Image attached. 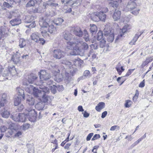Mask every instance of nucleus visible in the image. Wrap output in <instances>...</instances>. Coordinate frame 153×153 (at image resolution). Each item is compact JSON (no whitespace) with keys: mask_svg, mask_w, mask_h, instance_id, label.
I'll return each instance as SVG.
<instances>
[{"mask_svg":"<svg viewBox=\"0 0 153 153\" xmlns=\"http://www.w3.org/2000/svg\"><path fill=\"white\" fill-rule=\"evenodd\" d=\"M129 25H125L121 30L122 33H120V35H118L116 39L115 42L118 40H122L123 38V35L124 33H126L128 29H129Z\"/></svg>","mask_w":153,"mask_h":153,"instance_id":"f8f14e48","label":"nucleus"},{"mask_svg":"<svg viewBox=\"0 0 153 153\" xmlns=\"http://www.w3.org/2000/svg\"><path fill=\"white\" fill-rule=\"evenodd\" d=\"M30 88L33 90V94L36 97H38L39 94L42 93V91L39 90L38 88L34 87L32 85H30Z\"/></svg>","mask_w":153,"mask_h":153,"instance_id":"6ab92c4d","label":"nucleus"},{"mask_svg":"<svg viewBox=\"0 0 153 153\" xmlns=\"http://www.w3.org/2000/svg\"><path fill=\"white\" fill-rule=\"evenodd\" d=\"M10 24L13 26L19 25L22 23V20L19 18H16L11 20L10 22Z\"/></svg>","mask_w":153,"mask_h":153,"instance_id":"a211bd4d","label":"nucleus"},{"mask_svg":"<svg viewBox=\"0 0 153 153\" xmlns=\"http://www.w3.org/2000/svg\"><path fill=\"white\" fill-rule=\"evenodd\" d=\"M50 87L51 88V91L52 93L55 94L56 93V90L57 89L56 86L53 84L52 86H51Z\"/></svg>","mask_w":153,"mask_h":153,"instance_id":"49530a36","label":"nucleus"},{"mask_svg":"<svg viewBox=\"0 0 153 153\" xmlns=\"http://www.w3.org/2000/svg\"><path fill=\"white\" fill-rule=\"evenodd\" d=\"M97 38L98 41H100L103 39H104L103 38V33L102 31H99L98 32Z\"/></svg>","mask_w":153,"mask_h":153,"instance_id":"58836bf2","label":"nucleus"},{"mask_svg":"<svg viewBox=\"0 0 153 153\" xmlns=\"http://www.w3.org/2000/svg\"><path fill=\"white\" fill-rule=\"evenodd\" d=\"M98 13H96L92 14L91 16V18L93 21L97 22L100 21Z\"/></svg>","mask_w":153,"mask_h":153,"instance_id":"473e14b6","label":"nucleus"},{"mask_svg":"<svg viewBox=\"0 0 153 153\" xmlns=\"http://www.w3.org/2000/svg\"><path fill=\"white\" fill-rule=\"evenodd\" d=\"M35 99L32 96H28L26 99V103L30 106V107H27V108H31L32 106L34 105L35 103Z\"/></svg>","mask_w":153,"mask_h":153,"instance_id":"2eb2a0df","label":"nucleus"},{"mask_svg":"<svg viewBox=\"0 0 153 153\" xmlns=\"http://www.w3.org/2000/svg\"><path fill=\"white\" fill-rule=\"evenodd\" d=\"M36 113L35 109L31 108H27L25 109V112L22 114L19 113L18 115H12L11 118L16 122H25L27 120V117L29 118L35 119Z\"/></svg>","mask_w":153,"mask_h":153,"instance_id":"f257e3e1","label":"nucleus"},{"mask_svg":"<svg viewBox=\"0 0 153 153\" xmlns=\"http://www.w3.org/2000/svg\"><path fill=\"white\" fill-rule=\"evenodd\" d=\"M47 4L50 5L51 7H59L58 4L54 3V1L53 0H49Z\"/></svg>","mask_w":153,"mask_h":153,"instance_id":"79ce46f5","label":"nucleus"},{"mask_svg":"<svg viewBox=\"0 0 153 153\" xmlns=\"http://www.w3.org/2000/svg\"><path fill=\"white\" fill-rule=\"evenodd\" d=\"M94 135V133H90L87 136V137L86 140L87 141H89L91 138L92 137V136Z\"/></svg>","mask_w":153,"mask_h":153,"instance_id":"e2e57ef3","label":"nucleus"},{"mask_svg":"<svg viewBox=\"0 0 153 153\" xmlns=\"http://www.w3.org/2000/svg\"><path fill=\"white\" fill-rule=\"evenodd\" d=\"M105 43L106 41L104 39H103L102 40L100 41V47L101 48H104V50L107 51L109 47V45L105 46Z\"/></svg>","mask_w":153,"mask_h":153,"instance_id":"393cba45","label":"nucleus"},{"mask_svg":"<svg viewBox=\"0 0 153 153\" xmlns=\"http://www.w3.org/2000/svg\"><path fill=\"white\" fill-rule=\"evenodd\" d=\"M39 34L38 32H34L32 33L30 36L32 40L36 42H39V40L40 39Z\"/></svg>","mask_w":153,"mask_h":153,"instance_id":"f3484780","label":"nucleus"},{"mask_svg":"<svg viewBox=\"0 0 153 153\" xmlns=\"http://www.w3.org/2000/svg\"><path fill=\"white\" fill-rule=\"evenodd\" d=\"M20 57L19 54H14L11 57V61H12L14 64H17L19 63Z\"/></svg>","mask_w":153,"mask_h":153,"instance_id":"dca6fc26","label":"nucleus"},{"mask_svg":"<svg viewBox=\"0 0 153 153\" xmlns=\"http://www.w3.org/2000/svg\"><path fill=\"white\" fill-rule=\"evenodd\" d=\"M18 105L17 109H16V111L17 112L22 111L24 108V106L22 104L19 105Z\"/></svg>","mask_w":153,"mask_h":153,"instance_id":"8fccbe9b","label":"nucleus"},{"mask_svg":"<svg viewBox=\"0 0 153 153\" xmlns=\"http://www.w3.org/2000/svg\"><path fill=\"white\" fill-rule=\"evenodd\" d=\"M11 14L13 17L19 18L20 16V12L17 10L11 11Z\"/></svg>","mask_w":153,"mask_h":153,"instance_id":"72a5a7b5","label":"nucleus"},{"mask_svg":"<svg viewBox=\"0 0 153 153\" xmlns=\"http://www.w3.org/2000/svg\"><path fill=\"white\" fill-rule=\"evenodd\" d=\"M72 11V9L71 8H68V7L67 9H66L64 10V13H70Z\"/></svg>","mask_w":153,"mask_h":153,"instance_id":"774afa93","label":"nucleus"},{"mask_svg":"<svg viewBox=\"0 0 153 153\" xmlns=\"http://www.w3.org/2000/svg\"><path fill=\"white\" fill-rule=\"evenodd\" d=\"M1 114L2 117L4 118H8L10 114L9 111L7 110H5L1 113Z\"/></svg>","mask_w":153,"mask_h":153,"instance_id":"ea45409f","label":"nucleus"},{"mask_svg":"<svg viewBox=\"0 0 153 153\" xmlns=\"http://www.w3.org/2000/svg\"><path fill=\"white\" fill-rule=\"evenodd\" d=\"M8 31L7 28L4 26H1L0 28V40H4L8 35Z\"/></svg>","mask_w":153,"mask_h":153,"instance_id":"9b49d317","label":"nucleus"},{"mask_svg":"<svg viewBox=\"0 0 153 153\" xmlns=\"http://www.w3.org/2000/svg\"><path fill=\"white\" fill-rule=\"evenodd\" d=\"M114 33H111L109 35V36L107 38V40L108 42H111L114 39Z\"/></svg>","mask_w":153,"mask_h":153,"instance_id":"de8ad7c7","label":"nucleus"},{"mask_svg":"<svg viewBox=\"0 0 153 153\" xmlns=\"http://www.w3.org/2000/svg\"><path fill=\"white\" fill-rule=\"evenodd\" d=\"M56 79H58V81L59 82L62 81L63 79L62 75L61 74L60 75L59 73H57L56 75Z\"/></svg>","mask_w":153,"mask_h":153,"instance_id":"3c124183","label":"nucleus"},{"mask_svg":"<svg viewBox=\"0 0 153 153\" xmlns=\"http://www.w3.org/2000/svg\"><path fill=\"white\" fill-rule=\"evenodd\" d=\"M34 17L33 16H26L24 21L26 23H31L29 25H26V26L29 28H33L35 27L36 25L35 23V21H34Z\"/></svg>","mask_w":153,"mask_h":153,"instance_id":"423d86ee","label":"nucleus"},{"mask_svg":"<svg viewBox=\"0 0 153 153\" xmlns=\"http://www.w3.org/2000/svg\"><path fill=\"white\" fill-rule=\"evenodd\" d=\"M37 78L38 77L35 74L32 73L28 76V81L30 83H33Z\"/></svg>","mask_w":153,"mask_h":153,"instance_id":"412c9836","label":"nucleus"},{"mask_svg":"<svg viewBox=\"0 0 153 153\" xmlns=\"http://www.w3.org/2000/svg\"><path fill=\"white\" fill-rule=\"evenodd\" d=\"M64 21V19H63L60 18H58L54 19L53 21V23L56 25H60Z\"/></svg>","mask_w":153,"mask_h":153,"instance_id":"2f4dec72","label":"nucleus"},{"mask_svg":"<svg viewBox=\"0 0 153 153\" xmlns=\"http://www.w3.org/2000/svg\"><path fill=\"white\" fill-rule=\"evenodd\" d=\"M46 30H47L48 32L50 33H55L56 30V28L52 24H49Z\"/></svg>","mask_w":153,"mask_h":153,"instance_id":"b1692460","label":"nucleus"},{"mask_svg":"<svg viewBox=\"0 0 153 153\" xmlns=\"http://www.w3.org/2000/svg\"><path fill=\"white\" fill-rule=\"evenodd\" d=\"M90 74V72L88 70H86L83 73V75L85 76V77L86 78L87 77H89V74Z\"/></svg>","mask_w":153,"mask_h":153,"instance_id":"680f3d73","label":"nucleus"},{"mask_svg":"<svg viewBox=\"0 0 153 153\" xmlns=\"http://www.w3.org/2000/svg\"><path fill=\"white\" fill-rule=\"evenodd\" d=\"M104 35L105 36L107 37L110 35L111 31L110 30H108L104 29Z\"/></svg>","mask_w":153,"mask_h":153,"instance_id":"4d7b16f0","label":"nucleus"},{"mask_svg":"<svg viewBox=\"0 0 153 153\" xmlns=\"http://www.w3.org/2000/svg\"><path fill=\"white\" fill-rule=\"evenodd\" d=\"M90 50L89 51V54H90L94 51V50H96L98 49V44L97 42H94L89 45Z\"/></svg>","mask_w":153,"mask_h":153,"instance_id":"4be33fe9","label":"nucleus"},{"mask_svg":"<svg viewBox=\"0 0 153 153\" xmlns=\"http://www.w3.org/2000/svg\"><path fill=\"white\" fill-rule=\"evenodd\" d=\"M139 95V91L137 90H136L135 91V94L134 95V96L133 97V100L134 99H135L136 100L137 99L138 97V96Z\"/></svg>","mask_w":153,"mask_h":153,"instance_id":"69168bd1","label":"nucleus"},{"mask_svg":"<svg viewBox=\"0 0 153 153\" xmlns=\"http://www.w3.org/2000/svg\"><path fill=\"white\" fill-rule=\"evenodd\" d=\"M39 88L40 89H41V91H42L41 93L42 94V93L43 92V95L42 96L44 95H46V96L47 97L49 96H47L46 94H45V93L48 94V93H49V92H50L49 89L48 88L46 87L45 86H44L43 85H42V86L40 85L39 86Z\"/></svg>","mask_w":153,"mask_h":153,"instance_id":"cd10ccee","label":"nucleus"},{"mask_svg":"<svg viewBox=\"0 0 153 153\" xmlns=\"http://www.w3.org/2000/svg\"><path fill=\"white\" fill-rule=\"evenodd\" d=\"M38 74L40 79L43 80H47L51 77L49 74L45 70H41L40 72H39Z\"/></svg>","mask_w":153,"mask_h":153,"instance_id":"1a4fd4ad","label":"nucleus"},{"mask_svg":"<svg viewBox=\"0 0 153 153\" xmlns=\"http://www.w3.org/2000/svg\"><path fill=\"white\" fill-rule=\"evenodd\" d=\"M118 1V0L114 1L113 0H111L109 2V5L110 6H111L114 8L115 9L117 8L119 5V3H120Z\"/></svg>","mask_w":153,"mask_h":153,"instance_id":"c85d7f7f","label":"nucleus"},{"mask_svg":"<svg viewBox=\"0 0 153 153\" xmlns=\"http://www.w3.org/2000/svg\"><path fill=\"white\" fill-rule=\"evenodd\" d=\"M67 47L68 49L72 50L70 53L71 55H79L81 56H83L85 55V51L81 47H78L75 42H67Z\"/></svg>","mask_w":153,"mask_h":153,"instance_id":"f03ea898","label":"nucleus"},{"mask_svg":"<svg viewBox=\"0 0 153 153\" xmlns=\"http://www.w3.org/2000/svg\"><path fill=\"white\" fill-rule=\"evenodd\" d=\"M36 2L33 0H30L27 4L26 7H33L35 5Z\"/></svg>","mask_w":153,"mask_h":153,"instance_id":"a19ab883","label":"nucleus"},{"mask_svg":"<svg viewBox=\"0 0 153 153\" xmlns=\"http://www.w3.org/2000/svg\"><path fill=\"white\" fill-rule=\"evenodd\" d=\"M39 24L42 27L45 28V30L41 31L42 33V36L43 37H45L48 36V33L47 31L46 30V28L49 25V24L47 23L45 20H42L39 22Z\"/></svg>","mask_w":153,"mask_h":153,"instance_id":"0eeeda50","label":"nucleus"},{"mask_svg":"<svg viewBox=\"0 0 153 153\" xmlns=\"http://www.w3.org/2000/svg\"><path fill=\"white\" fill-rule=\"evenodd\" d=\"M9 2V3L8 2H4L3 3V8H4V9H3V10H5L6 9L5 8H10L11 6V5H10V1H8Z\"/></svg>","mask_w":153,"mask_h":153,"instance_id":"37998d69","label":"nucleus"},{"mask_svg":"<svg viewBox=\"0 0 153 153\" xmlns=\"http://www.w3.org/2000/svg\"><path fill=\"white\" fill-rule=\"evenodd\" d=\"M98 13L100 20H101L103 22H105L106 18V15L105 14L103 11H100Z\"/></svg>","mask_w":153,"mask_h":153,"instance_id":"c756f323","label":"nucleus"},{"mask_svg":"<svg viewBox=\"0 0 153 153\" xmlns=\"http://www.w3.org/2000/svg\"><path fill=\"white\" fill-rule=\"evenodd\" d=\"M143 33V32H140V34H136L134 36V37L133 39L130 42V44L131 45H135L136 42L137 41L138 38Z\"/></svg>","mask_w":153,"mask_h":153,"instance_id":"7c9ffc66","label":"nucleus"},{"mask_svg":"<svg viewBox=\"0 0 153 153\" xmlns=\"http://www.w3.org/2000/svg\"><path fill=\"white\" fill-rule=\"evenodd\" d=\"M63 36L65 40L68 41V42H70L72 38L71 34L68 33H65L63 34Z\"/></svg>","mask_w":153,"mask_h":153,"instance_id":"c9c22d12","label":"nucleus"},{"mask_svg":"<svg viewBox=\"0 0 153 153\" xmlns=\"http://www.w3.org/2000/svg\"><path fill=\"white\" fill-rule=\"evenodd\" d=\"M65 54L64 52L60 51L59 49H55L53 52V57L58 59L63 57Z\"/></svg>","mask_w":153,"mask_h":153,"instance_id":"ddd939ff","label":"nucleus"},{"mask_svg":"<svg viewBox=\"0 0 153 153\" xmlns=\"http://www.w3.org/2000/svg\"><path fill=\"white\" fill-rule=\"evenodd\" d=\"M10 4H12L14 3L16 4H19L21 2V0H10Z\"/></svg>","mask_w":153,"mask_h":153,"instance_id":"13d9d810","label":"nucleus"},{"mask_svg":"<svg viewBox=\"0 0 153 153\" xmlns=\"http://www.w3.org/2000/svg\"><path fill=\"white\" fill-rule=\"evenodd\" d=\"M62 63L63 64H65L67 65H68L70 69V71L72 72V75H73L77 71V67H80L82 65L83 63V61L79 58H77V59H75L73 60V65H71V63L65 60Z\"/></svg>","mask_w":153,"mask_h":153,"instance_id":"7ed1b4c3","label":"nucleus"},{"mask_svg":"<svg viewBox=\"0 0 153 153\" xmlns=\"http://www.w3.org/2000/svg\"><path fill=\"white\" fill-rule=\"evenodd\" d=\"M115 69L119 75H120L122 72L125 70V69L123 68V66H121L120 63L119 62L116 66Z\"/></svg>","mask_w":153,"mask_h":153,"instance_id":"a878e982","label":"nucleus"},{"mask_svg":"<svg viewBox=\"0 0 153 153\" xmlns=\"http://www.w3.org/2000/svg\"><path fill=\"white\" fill-rule=\"evenodd\" d=\"M8 31L7 28L4 26H1L0 28V40H4L8 35Z\"/></svg>","mask_w":153,"mask_h":153,"instance_id":"9d476101","label":"nucleus"},{"mask_svg":"<svg viewBox=\"0 0 153 153\" xmlns=\"http://www.w3.org/2000/svg\"><path fill=\"white\" fill-rule=\"evenodd\" d=\"M15 68L14 66H12V68L8 67V68H3L1 72V75L4 76H6L9 75L12 73V71H15Z\"/></svg>","mask_w":153,"mask_h":153,"instance_id":"6e6552de","label":"nucleus"},{"mask_svg":"<svg viewBox=\"0 0 153 153\" xmlns=\"http://www.w3.org/2000/svg\"><path fill=\"white\" fill-rule=\"evenodd\" d=\"M7 128L5 126H1L0 129L1 132H4L6 131Z\"/></svg>","mask_w":153,"mask_h":153,"instance_id":"338daca9","label":"nucleus"},{"mask_svg":"<svg viewBox=\"0 0 153 153\" xmlns=\"http://www.w3.org/2000/svg\"><path fill=\"white\" fill-rule=\"evenodd\" d=\"M7 96L6 94H4L2 95V98L1 99V103H4H4L6 102V99L7 98Z\"/></svg>","mask_w":153,"mask_h":153,"instance_id":"09e8293b","label":"nucleus"},{"mask_svg":"<svg viewBox=\"0 0 153 153\" xmlns=\"http://www.w3.org/2000/svg\"><path fill=\"white\" fill-rule=\"evenodd\" d=\"M90 30L91 33L92 34L96 32L97 31V27L96 25L93 24H91Z\"/></svg>","mask_w":153,"mask_h":153,"instance_id":"4c0bfd02","label":"nucleus"},{"mask_svg":"<svg viewBox=\"0 0 153 153\" xmlns=\"http://www.w3.org/2000/svg\"><path fill=\"white\" fill-rule=\"evenodd\" d=\"M30 125L28 123L24 124L23 125L22 129L24 130H25L28 129L30 126Z\"/></svg>","mask_w":153,"mask_h":153,"instance_id":"6e6d98bb","label":"nucleus"},{"mask_svg":"<svg viewBox=\"0 0 153 153\" xmlns=\"http://www.w3.org/2000/svg\"><path fill=\"white\" fill-rule=\"evenodd\" d=\"M105 107V103L103 102H100L95 107V109L97 111L100 112Z\"/></svg>","mask_w":153,"mask_h":153,"instance_id":"bb28decb","label":"nucleus"},{"mask_svg":"<svg viewBox=\"0 0 153 153\" xmlns=\"http://www.w3.org/2000/svg\"><path fill=\"white\" fill-rule=\"evenodd\" d=\"M135 69H128L127 72L126 73L125 76L123 77H128L133 72L134 70Z\"/></svg>","mask_w":153,"mask_h":153,"instance_id":"603ef678","label":"nucleus"},{"mask_svg":"<svg viewBox=\"0 0 153 153\" xmlns=\"http://www.w3.org/2000/svg\"><path fill=\"white\" fill-rule=\"evenodd\" d=\"M121 13L120 11L115 10L113 15V18L114 21H117L120 18Z\"/></svg>","mask_w":153,"mask_h":153,"instance_id":"aec40b11","label":"nucleus"},{"mask_svg":"<svg viewBox=\"0 0 153 153\" xmlns=\"http://www.w3.org/2000/svg\"><path fill=\"white\" fill-rule=\"evenodd\" d=\"M153 60V56L151 57L147 58L146 60L143 63L142 65V66L143 67L147 65L149 62H152Z\"/></svg>","mask_w":153,"mask_h":153,"instance_id":"e433bc0d","label":"nucleus"},{"mask_svg":"<svg viewBox=\"0 0 153 153\" xmlns=\"http://www.w3.org/2000/svg\"><path fill=\"white\" fill-rule=\"evenodd\" d=\"M140 11V9H136V10H132L131 11V13L134 15H137L139 13V11Z\"/></svg>","mask_w":153,"mask_h":153,"instance_id":"bf43d9fd","label":"nucleus"},{"mask_svg":"<svg viewBox=\"0 0 153 153\" xmlns=\"http://www.w3.org/2000/svg\"><path fill=\"white\" fill-rule=\"evenodd\" d=\"M71 30H73V33L76 36L79 37L82 36L83 32L79 27H73Z\"/></svg>","mask_w":153,"mask_h":153,"instance_id":"4468645a","label":"nucleus"},{"mask_svg":"<svg viewBox=\"0 0 153 153\" xmlns=\"http://www.w3.org/2000/svg\"><path fill=\"white\" fill-rule=\"evenodd\" d=\"M84 51L88 49L89 46L86 43L84 42L82 43L80 47Z\"/></svg>","mask_w":153,"mask_h":153,"instance_id":"c03bdc74","label":"nucleus"},{"mask_svg":"<svg viewBox=\"0 0 153 153\" xmlns=\"http://www.w3.org/2000/svg\"><path fill=\"white\" fill-rule=\"evenodd\" d=\"M94 51H93V53H91L90 54H89V51L88 53L87 54V55L88 57H90L91 55H92V58L93 59H95L97 56V55L95 53Z\"/></svg>","mask_w":153,"mask_h":153,"instance_id":"864d4df0","label":"nucleus"},{"mask_svg":"<svg viewBox=\"0 0 153 153\" xmlns=\"http://www.w3.org/2000/svg\"><path fill=\"white\" fill-rule=\"evenodd\" d=\"M56 87L57 89L59 91H62L64 90V88L62 85H58Z\"/></svg>","mask_w":153,"mask_h":153,"instance_id":"0e129e2a","label":"nucleus"},{"mask_svg":"<svg viewBox=\"0 0 153 153\" xmlns=\"http://www.w3.org/2000/svg\"><path fill=\"white\" fill-rule=\"evenodd\" d=\"M18 91L19 96L15 97L14 99V105L15 106H17L20 104L21 101V97L23 99H25L24 90L20 88H19L18 89Z\"/></svg>","mask_w":153,"mask_h":153,"instance_id":"39448f33","label":"nucleus"},{"mask_svg":"<svg viewBox=\"0 0 153 153\" xmlns=\"http://www.w3.org/2000/svg\"><path fill=\"white\" fill-rule=\"evenodd\" d=\"M130 1L128 3L126 6L127 8L130 10L134 9L135 7L137 6L136 3L134 2L135 1Z\"/></svg>","mask_w":153,"mask_h":153,"instance_id":"5701e85b","label":"nucleus"},{"mask_svg":"<svg viewBox=\"0 0 153 153\" xmlns=\"http://www.w3.org/2000/svg\"><path fill=\"white\" fill-rule=\"evenodd\" d=\"M32 11L34 13H41V10L39 7L33 8Z\"/></svg>","mask_w":153,"mask_h":153,"instance_id":"5fc2aeb1","label":"nucleus"},{"mask_svg":"<svg viewBox=\"0 0 153 153\" xmlns=\"http://www.w3.org/2000/svg\"><path fill=\"white\" fill-rule=\"evenodd\" d=\"M19 46L20 48H24L26 45V40L23 38H20L19 40Z\"/></svg>","mask_w":153,"mask_h":153,"instance_id":"f704fd0d","label":"nucleus"},{"mask_svg":"<svg viewBox=\"0 0 153 153\" xmlns=\"http://www.w3.org/2000/svg\"><path fill=\"white\" fill-rule=\"evenodd\" d=\"M54 97L52 96L47 97L46 95H44L42 97V101L38 102L35 105V108L39 111L43 109L45 105H51V102Z\"/></svg>","mask_w":153,"mask_h":153,"instance_id":"20e7f679","label":"nucleus"},{"mask_svg":"<svg viewBox=\"0 0 153 153\" xmlns=\"http://www.w3.org/2000/svg\"><path fill=\"white\" fill-rule=\"evenodd\" d=\"M100 134H95L92 138L91 140L92 141L94 140L100 138Z\"/></svg>","mask_w":153,"mask_h":153,"instance_id":"052dcab7","label":"nucleus"},{"mask_svg":"<svg viewBox=\"0 0 153 153\" xmlns=\"http://www.w3.org/2000/svg\"><path fill=\"white\" fill-rule=\"evenodd\" d=\"M84 36L83 37V38L85 40L86 42H88L89 41V38L88 37V35L87 31L85 30H84Z\"/></svg>","mask_w":153,"mask_h":153,"instance_id":"a18cd8bd","label":"nucleus"}]
</instances>
